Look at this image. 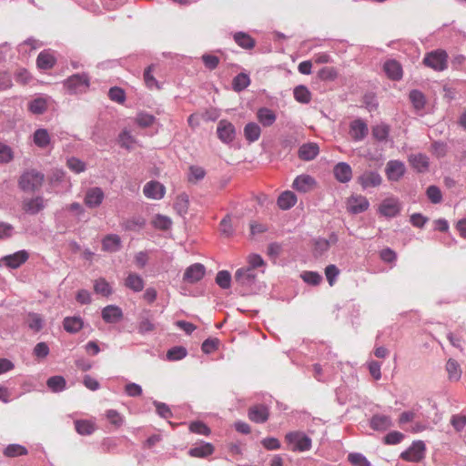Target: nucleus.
I'll return each instance as SVG.
<instances>
[{"label": "nucleus", "instance_id": "obj_22", "mask_svg": "<svg viewBox=\"0 0 466 466\" xmlns=\"http://www.w3.org/2000/svg\"><path fill=\"white\" fill-rule=\"evenodd\" d=\"M409 161L411 167L419 173H424L429 168V157L421 153L410 155Z\"/></svg>", "mask_w": 466, "mask_h": 466}, {"label": "nucleus", "instance_id": "obj_49", "mask_svg": "<svg viewBox=\"0 0 466 466\" xmlns=\"http://www.w3.org/2000/svg\"><path fill=\"white\" fill-rule=\"evenodd\" d=\"M4 454L6 457L14 458L27 454V450L19 444H10L5 449Z\"/></svg>", "mask_w": 466, "mask_h": 466}, {"label": "nucleus", "instance_id": "obj_57", "mask_svg": "<svg viewBox=\"0 0 466 466\" xmlns=\"http://www.w3.org/2000/svg\"><path fill=\"white\" fill-rule=\"evenodd\" d=\"M404 439V434L400 431H390L383 438L384 443L388 445H395Z\"/></svg>", "mask_w": 466, "mask_h": 466}, {"label": "nucleus", "instance_id": "obj_32", "mask_svg": "<svg viewBox=\"0 0 466 466\" xmlns=\"http://www.w3.org/2000/svg\"><path fill=\"white\" fill-rule=\"evenodd\" d=\"M257 116L258 121L264 126V127H270L274 124L276 121V115L275 113L268 108V107H261L258 110Z\"/></svg>", "mask_w": 466, "mask_h": 466}, {"label": "nucleus", "instance_id": "obj_37", "mask_svg": "<svg viewBox=\"0 0 466 466\" xmlns=\"http://www.w3.org/2000/svg\"><path fill=\"white\" fill-rule=\"evenodd\" d=\"M446 370L450 380H459L461 376L460 364L453 359H449L446 363Z\"/></svg>", "mask_w": 466, "mask_h": 466}, {"label": "nucleus", "instance_id": "obj_64", "mask_svg": "<svg viewBox=\"0 0 466 466\" xmlns=\"http://www.w3.org/2000/svg\"><path fill=\"white\" fill-rule=\"evenodd\" d=\"M119 143H120L121 147L129 149L132 147V145L135 143V139L131 136L130 132L123 131L119 136Z\"/></svg>", "mask_w": 466, "mask_h": 466}, {"label": "nucleus", "instance_id": "obj_36", "mask_svg": "<svg viewBox=\"0 0 466 466\" xmlns=\"http://www.w3.org/2000/svg\"><path fill=\"white\" fill-rule=\"evenodd\" d=\"M64 329L69 333H76L83 328V320L79 317H66L63 321Z\"/></svg>", "mask_w": 466, "mask_h": 466}, {"label": "nucleus", "instance_id": "obj_52", "mask_svg": "<svg viewBox=\"0 0 466 466\" xmlns=\"http://www.w3.org/2000/svg\"><path fill=\"white\" fill-rule=\"evenodd\" d=\"M426 195L432 204H439L442 200L441 191L437 186L431 185L428 187Z\"/></svg>", "mask_w": 466, "mask_h": 466}, {"label": "nucleus", "instance_id": "obj_45", "mask_svg": "<svg viewBox=\"0 0 466 466\" xmlns=\"http://www.w3.org/2000/svg\"><path fill=\"white\" fill-rule=\"evenodd\" d=\"M94 290L96 293L104 297H108L112 293L109 283L103 278L98 279L94 283Z\"/></svg>", "mask_w": 466, "mask_h": 466}, {"label": "nucleus", "instance_id": "obj_12", "mask_svg": "<svg viewBox=\"0 0 466 466\" xmlns=\"http://www.w3.org/2000/svg\"><path fill=\"white\" fill-rule=\"evenodd\" d=\"M369 133L367 124L360 118L353 120L350 125V134L354 141L363 140Z\"/></svg>", "mask_w": 466, "mask_h": 466}, {"label": "nucleus", "instance_id": "obj_11", "mask_svg": "<svg viewBox=\"0 0 466 466\" xmlns=\"http://www.w3.org/2000/svg\"><path fill=\"white\" fill-rule=\"evenodd\" d=\"M143 193L147 198L161 199L166 193V187L158 181L151 180L145 184Z\"/></svg>", "mask_w": 466, "mask_h": 466}, {"label": "nucleus", "instance_id": "obj_7", "mask_svg": "<svg viewBox=\"0 0 466 466\" xmlns=\"http://www.w3.org/2000/svg\"><path fill=\"white\" fill-rule=\"evenodd\" d=\"M235 282L242 287L251 288L257 280V272L248 267L238 268L234 276Z\"/></svg>", "mask_w": 466, "mask_h": 466}, {"label": "nucleus", "instance_id": "obj_19", "mask_svg": "<svg viewBox=\"0 0 466 466\" xmlns=\"http://www.w3.org/2000/svg\"><path fill=\"white\" fill-rule=\"evenodd\" d=\"M370 207L368 199L363 196L351 197L349 199V211L352 214H360Z\"/></svg>", "mask_w": 466, "mask_h": 466}, {"label": "nucleus", "instance_id": "obj_17", "mask_svg": "<svg viewBox=\"0 0 466 466\" xmlns=\"http://www.w3.org/2000/svg\"><path fill=\"white\" fill-rule=\"evenodd\" d=\"M383 69L387 76L391 80L398 81L402 78L401 65L394 59L386 61L383 65Z\"/></svg>", "mask_w": 466, "mask_h": 466}, {"label": "nucleus", "instance_id": "obj_26", "mask_svg": "<svg viewBox=\"0 0 466 466\" xmlns=\"http://www.w3.org/2000/svg\"><path fill=\"white\" fill-rule=\"evenodd\" d=\"M28 258V254L25 250L15 252L13 255H9L4 258V260L7 267L11 268H16L25 263Z\"/></svg>", "mask_w": 466, "mask_h": 466}, {"label": "nucleus", "instance_id": "obj_61", "mask_svg": "<svg viewBox=\"0 0 466 466\" xmlns=\"http://www.w3.org/2000/svg\"><path fill=\"white\" fill-rule=\"evenodd\" d=\"M106 417L116 427H120L123 423V417L115 410H106Z\"/></svg>", "mask_w": 466, "mask_h": 466}, {"label": "nucleus", "instance_id": "obj_18", "mask_svg": "<svg viewBox=\"0 0 466 466\" xmlns=\"http://www.w3.org/2000/svg\"><path fill=\"white\" fill-rule=\"evenodd\" d=\"M102 318L106 323H116L123 318V311L118 306L108 305L102 310Z\"/></svg>", "mask_w": 466, "mask_h": 466}, {"label": "nucleus", "instance_id": "obj_8", "mask_svg": "<svg viewBox=\"0 0 466 466\" xmlns=\"http://www.w3.org/2000/svg\"><path fill=\"white\" fill-rule=\"evenodd\" d=\"M217 134L223 143L229 144L235 139L236 128L231 122L222 119L218 124Z\"/></svg>", "mask_w": 466, "mask_h": 466}, {"label": "nucleus", "instance_id": "obj_47", "mask_svg": "<svg viewBox=\"0 0 466 466\" xmlns=\"http://www.w3.org/2000/svg\"><path fill=\"white\" fill-rule=\"evenodd\" d=\"M66 167L76 174L82 173L86 169V163L75 157H71L66 160Z\"/></svg>", "mask_w": 466, "mask_h": 466}, {"label": "nucleus", "instance_id": "obj_14", "mask_svg": "<svg viewBox=\"0 0 466 466\" xmlns=\"http://www.w3.org/2000/svg\"><path fill=\"white\" fill-rule=\"evenodd\" d=\"M248 419L256 423H264L268 420L269 410L265 405H254L248 409Z\"/></svg>", "mask_w": 466, "mask_h": 466}, {"label": "nucleus", "instance_id": "obj_53", "mask_svg": "<svg viewBox=\"0 0 466 466\" xmlns=\"http://www.w3.org/2000/svg\"><path fill=\"white\" fill-rule=\"evenodd\" d=\"M348 461L354 466H370L367 458L359 452H352L348 455Z\"/></svg>", "mask_w": 466, "mask_h": 466}, {"label": "nucleus", "instance_id": "obj_46", "mask_svg": "<svg viewBox=\"0 0 466 466\" xmlns=\"http://www.w3.org/2000/svg\"><path fill=\"white\" fill-rule=\"evenodd\" d=\"M47 108V103L45 98L38 97L29 103L28 109L33 114H43Z\"/></svg>", "mask_w": 466, "mask_h": 466}, {"label": "nucleus", "instance_id": "obj_48", "mask_svg": "<svg viewBox=\"0 0 466 466\" xmlns=\"http://www.w3.org/2000/svg\"><path fill=\"white\" fill-rule=\"evenodd\" d=\"M187 350L182 346L171 348L167 352V359L170 361L180 360L187 356Z\"/></svg>", "mask_w": 466, "mask_h": 466}, {"label": "nucleus", "instance_id": "obj_16", "mask_svg": "<svg viewBox=\"0 0 466 466\" xmlns=\"http://www.w3.org/2000/svg\"><path fill=\"white\" fill-rule=\"evenodd\" d=\"M319 153L317 143L309 142L301 145L298 151V157L303 161L313 160Z\"/></svg>", "mask_w": 466, "mask_h": 466}, {"label": "nucleus", "instance_id": "obj_42", "mask_svg": "<svg viewBox=\"0 0 466 466\" xmlns=\"http://www.w3.org/2000/svg\"><path fill=\"white\" fill-rule=\"evenodd\" d=\"M46 385L53 392H59L66 389V382L62 376H53L47 380Z\"/></svg>", "mask_w": 466, "mask_h": 466}, {"label": "nucleus", "instance_id": "obj_50", "mask_svg": "<svg viewBox=\"0 0 466 466\" xmlns=\"http://www.w3.org/2000/svg\"><path fill=\"white\" fill-rule=\"evenodd\" d=\"M151 223L154 226V228H156L157 229L167 230L171 227L172 220L167 216L157 215L152 219Z\"/></svg>", "mask_w": 466, "mask_h": 466}, {"label": "nucleus", "instance_id": "obj_35", "mask_svg": "<svg viewBox=\"0 0 466 466\" xmlns=\"http://www.w3.org/2000/svg\"><path fill=\"white\" fill-rule=\"evenodd\" d=\"M33 140L35 146L40 148H45L50 144V135L45 128H39L35 131Z\"/></svg>", "mask_w": 466, "mask_h": 466}, {"label": "nucleus", "instance_id": "obj_33", "mask_svg": "<svg viewBox=\"0 0 466 466\" xmlns=\"http://www.w3.org/2000/svg\"><path fill=\"white\" fill-rule=\"evenodd\" d=\"M261 129L260 127L255 122L248 123L244 127L245 138L249 142L253 143L260 137Z\"/></svg>", "mask_w": 466, "mask_h": 466}, {"label": "nucleus", "instance_id": "obj_56", "mask_svg": "<svg viewBox=\"0 0 466 466\" xmlns=\"http://www.w3.org/2000/svg\"><path fill=\"white\" fill-rule=\"evenodd\" d=\"M108 96L112 101L119 104H123L126 100L125 91L117 86H114L109 89Z\"/></svg>", "mask_w": 466, "mask_h": 466}, {"label": "nucleus", "instance_id": "obj_5", "mask_svg": "<svg viewBox=\"0 0 466 466\" xmlns=\"http://www.w3.org/2000/svg\"><path fill=\"white\" fill-rule=\"evenodd\" d=\"M105 192L100 187H88L84 195V204L90 209L99 208L105 200Z\"/></svg>", "mask_w": 466, "mask_h": 466}, {"label": "nucleus", "instance_id": "obj_9", "mask_svg": "<svg viewBox=\"0 0 466 466\" xmlns=\"http://www.w3.org/2000/svg\"><path fill=\"white\" fill-rule=\"evenodd\" d=\"M45 207L46 201L41 196L27 198L22 201L23 211L30 215H35L39 213L45 208Z\"/></svg>", "mask_w": 466, "mask_h": 466}, {"label": "nucleus", "instance_id": "obj_13", "mask_svg": "<svg viewBox=\"0 0 466 466\" xmlns=\"http://www.w3.org/2000/svg\"><path fill=\"white\" fill-rule=\"evenodd\" d=\"M381 181L382 178L377 171H365L358 177V182L364 189L378 187Z\"/></svg>", "mask_w": 466, "mask_h": 466}, {"label": "nucleus", "instance_id": "obj_54", "mask_svg": "<svg viewBox=\"0 0 466 466\" xmlns=\"http://www.w3.org/2000/svg\"><path fill=\"white\" fill-rule=\"evenodd\" d=\"M216 283L221 289H228L231 283V275L228 270L218 271L216 277Z\"/></svg>", "mask_w": 466, "mask_h": 466}, {"label": "nucleus", "instance_id": "obj_39", "mask_svg": "<svg viewBox=\"0 0 466 466\" xmlns=\"http://www.w3.org/2000/svg\"><path fill=\"white\" fill-rule=\"evenodd\" d=\"M250 84V79L248 75L245 73L238 74L232 81L233 89L237 92L243 91L246 89Z\"/></svg>", "mask_w": 466, "mask_h": 466}, {"label": "nucleus", "instance_id": "obj_34", "mask_svg": "<svg viewBox=\"0 0 466 466\" xmlns=\"http://www.w3.org/2000/svg\"><path fill=\"white\" fill-rule=\"evenodd\" d=\"M125 285L133 291L139 292L143 290L145 284L143 279L139 275L136 273H129L125 280Z\"/></svg>", "mask_w": 466, "mask_h": 466}, {"label": "nucleus", "instance_id": "obj_44", "mask_svg": "<svg viewBox=\"0 0 466 466\" xmlns=\"http://www.w3.org/2000/svg\"><path fill=\"white\" fill-rule=\"evenodd\" d=\"M154 67H155L154 65H150L149 66H147L145 69V72H144V81H145L146 86L149 89H159L160 88V85L158 84L157 80L152 75Z\"/></svg>", "mask_w": 466, "mask_h": 466}, {"label": "nucleus", "instance_id": "obj_27", "mask_svg": "<svg viewBox=\"0 0 466 466\" xmlns=\"http://www.w3.org/2000/svg\"><path fill=\"white\" fill-rule=\"evenodd\" d=\"M297 202L296 195L291 191H284L279 195L277 200L279 208L282 210L291 208Z\"/></svg>", "mask_w": 466, "mask_h": 466}, {"label": "nucleus", "instance_id": "obj_43", "mask_svg": "<svg viewBox=\"0 0 466 466\" xmlns=\"http://www.w3.org/2000/svg\"><path fill=\"white\" fill-rule=\"evenodd\" d=\"M189 206L188 196L186 193L179 194L174 203V208L179 215L186 214Z\"/></svg>", "mask_w": 466, "mask_h": 466}, {"label": "nucleus", "instance_id": "obj_21", "mask_svg": "<svg viewBox=\"0 0 466 466\" xmlns=\"http://www.w3.org/2000/svg\"><path fill=\"white\" fill-rule=\"evenodd\" d=\"M334 176L341 183L349 182L352 177L350 166L346 162H339L334 167Z\"/></svg>", "mask_w": 466, "mask_h": 466}, {"label": "nucleus", "instance_id": "obj_24", "mask_svg": "<svg viewBox=\"0 0 466 466\" xmlns=\"http://www.w3.org/2000/svg\"><path fill=\"white\" fill-rule=\"evenodd\" d=\"M204 276V268L201 264H194L188 267L184 274V280L194 283L200 280Z\"/></svg>", "mask_w": 466, "mask_h": 466}, {"label": "nucleus", "instance_id": "obj_29", "mask_svg": "<svg viewBox=\"0 0 466 466\" xmlns=\"http://www.w3.org/2000/svg\"><path fill=\"white\" fill-rule=\"evenodd\" d=\"M409 99L416 111L424 109L426 106V97L421 91L418 89L410 90L409 93Z\"/></svg>", "mask_w": 466, "mask_h": 466}, {"label": "nucleus", "instance_id": "obj_63", "mask_svg": "<svg viewBox=\"0 0 466 466\" xmlns=\"http://www.w3.org/2000/svg\"><path fill=\"white\" fill-rule=\"evenodd\" d=\"M136 121L140 127H147L154 123L155 117L152 115L147 113H140L137 116Z\"/></svg>", "mask_w": 466, "mask_h": 466}, {"label": "nucleus", "instance_id": "obj_3", "mask_svg": "<svg viewBox=\"0 0 466 466\" xmlns=\"http://www.w3.org/2000/svg\"><path fill=\"white\" fill-rule=\"evenodd\" d=\"M426 446L422 441H415L411 445L400 455L405 461L420 462L425 457Z\"/></svg>", "mask_w": 466, "mask_h": 466}, {"label": "nucleus", "instance_id": "obj_2", "mask_svg": "<svg viewBox=\"0 0 466 466\" xmlns=\"http://www.w3.org/2000/svg\"><path fill=\"white\" fill-rule=\"evenodd\" d=\"M423 64L435 71H443L448 66V54L442 49L431 51L425 55Z\"/></svg>", "mask_w": 466, "mask_h": 466}, {"label": "nucleus", "instance_id": "obj_60", "mask_svg": "<svg viewBox=\"0 0 466 466\" xmlns=\"http://www.w3.org/2000/svg\"><path fill=\"white\" fill-rule=\"evenodd\" d=\"M14 157L13 150L12 148L0 142V162L1 163H8L10 162Z\"/></svg>", "mask_w": 466, "mask_h": 466}, {"label": "nucleus", "instance_id": "obj_30", "mask_svg": "<svg viewBox=\"0 0 466 466\" xmlns=\"http://www.w3.org/2000/svg\"><path fill=\"white\" fill-rule=\"evenodd\" d=\"M56 64L54 55L49 51H42L36 59V65L40 69H51Z\"/></svg>", "mask_w": 466, "mask_h": 466}, {"label": "nucleus", "instance_id": "obj_59", "mask_svg": "<svg viewBox=\"0 0 466 466\" xmlns=\"http://www.w3.org/2000/svg\"><path fill=\"white\" fill-rule=\"evenodd\" d=\"M204 177V170L200 167L191 166L187 179L190 183H197Z\"/></svg>", "mask_w": 466, "mask_h": 466}, {"label": "nucleus", "instance_id": "obj_40", "mask_svg": "<svg viewBox=\"0 0 466 466\" xmlns=\"http://www.w3.org/2000/svg\"><path fill=\"white\" fill-rule=\"evenodd\" d=\"M371 133L376 140L386 141L390 134V127L384 123L376 125L372 127Z\"/></svg>", "mask_w": 466, "mask_h": 466}, {"label": "nucleus", "instance_id": "obj_41", "mask_svg": "<svg viewBox=\"0 0 466 466\" xmlns=\"http://www.w3.org/2000/svg\"><path fill=\"white\" fill-rule=\"evenodd\" d=\"M248 268L259 270L261 273H264V268L266 267V262L262 258V257L258 254H251L248 258Z\"/></svg>", "mask_w": 466, "mask_h": 466}, {"label": "nucleus", "instance_id": "obj_38", "mask_svg": "<svg viewBox=\"0 0 466 466\" xmlns=\"http://www.w3.org/2000/svg\"><path fill=\"white\" fill-rule=\"evenodd\" d=\"M294 98L301 104H309L311 100V94L307 86L299 85L294 88Z\"/></svg>", "mask_w": 466, "mask_h": 466}, {"label": "nucleus", "instance_id": "obj_28", "mask_svg": "<svg viewBox=\"0 0 466 466\" xmlns=\"http://www.w3.org/2000/svg\"><path fill=\"white\" fill-rule=\"evenodd\" d=\"M315 184V180L309 175L298 176L293 181V188L299 192H307Z\"/></svg>", "mask_w": 466, "mask_h": 466}, {"label": "nucleus", "instance_id": "obj_20", "mask_svg": "<svg viewBox=\"0 0 466 466\" xmlns=\"http://www.w3.org/2000/svg\"><path fill=\"white\" fill-rule=\"evenodd\" d=\"M370 426L374 431H384L392 426V421L390 416L375 414L370 420Z\"/></svg>", "mask_w": 466, "mask_h": 466}, {"label": "nucleus", "instance_id": "obj_10", "mask_svg": "<svg viewBox=\"0 0 466 466\" xmlns=\"http://www.w3.org/2000/svg\"><path fill=\"white\" fill-rule=\"evenodd\" d=\"M406 168L400 160H390L386 165L385 173L390 181H399L405 174Z\"/></svg>", "mask_w": 466, "mask_h": 466}, {"label": "nucleus", "instance_id": "obj_23", "mask_svg": "<svg viewBox=\"0 0 466 466\" xmlns=\"http://www.w3.org/2000/svg\"><path fill=\"white\" fill-rule=\"evenodd\" d=\"M236 44L243 49H252L256 46V40L248 33L239 31L233 35Z\"/></svg>", "mask_w": 466, "mask_h": 466}, {"label": "nucleus", "instance_id": "obj_55", "mask_svg": "<svg viewBox=\"0 0 466 466\" xmlns=\"http://www.w3.org/2000/svg\"><path fill=\"white\" fill-rule=\"evenodd\" d=\"M301 278L306 283L313 286L319 285L322 280L321 275L315 271H304Z\"/></svg>", "mask_w": 466, "mask_h": 466}, {"label": "nucleus", "instance_id": "obj_58", "mask_svg": "<svg viewBox=\"0 0 466 466\" xmlns=\"http://www.w3.org/2000/svg\"><path fill=\"white\" fill-rule=\"evenodd\" d=\"M339 274V269L336 265L330 264L325 268L326 279L329 284V286H333L336 282V279Z\"/></svg>", "mask_w": 466, "mask_h": 466}, {"label": "nucleus", "instance_id": "obj_62", "mask_svg": "<svg viewBox=\"0 0 466 466\" xmlns=\"http://www.w3.org/2000/svg\"><path fill=\"white\" fill-rule=\"evenodd\" d=\"M451 424L453 426L456 431H461L466 426V415H452L451 419Z\"/></svg>", "mask_w": 466, "mask_h": 466}, {"label": "nucleus", "instance_id": "obj_4", "mask_svg": "<svg viewBox=\"0 0 466 466\" xmlns=\"http://www.w3.org/2000/svg\"><path fill=\"white\" fill-rule=\"evenodd\" d=\"M286 441L293 444V451H306L311 449V439L302 431H291L286 435Z\"/></svg>", "mask_w": 466, "mask_h": 466}, {"label": "nucleus", "instance_id": "obj_15", "mask_svg": "<svg viewBox=\"0 0 466 466\" xmlns=\"http://www.w3.org/2000/svg\"><path fill=\"white\" fill-rule=\"evenodd\" d=\"M379 211L386 218H394L400 213V206L397 199L387 198L380 204Z\"/></svg>", "mask_w": 466, "mask_h": 466}, {"label": "nucleus", "instance_id": "obj_31", "mask_svg": "<svg viewBox=\"0 0 466 466\" xmlns=\"http://www.w3.org/2000/svg\"><path fill=\"white\" fill-rule=\"evenodd\" d=\"M96 424L90 420H75V429L80 435H90L96 431Z\"/></svg>", "mask_w": 466, "mask_h": 466}, {"label": "nucleus", "instance_id": "obj_25", "mask_svg": "<svg viewBox=\"0 0 466 466\" xmlns=\"http://www.w3.org/2000/svg\"><path fill=\"white\" fill-rule=\"evenodd\" d=\"M121 238L118 235L109 234L102 239V249L106 252H116L120 249Z\"/></svg>", "mask_w": 466, "mask_h": 466}, {"label": "nucleus", "instance_id": "obj_1", "mask_svg": "<svg viewBox=\"0 0 466 466\" xmlns=\"http://www.w3.org/2000/svg\"><path fill=\"white\" fill-rule=\"evenodd\" d=\"M44 180V174L32 169L25 171L21 175L18 185L24 191L35 192L42 187Z\"/></svg>", "mask_w": 466, "mask_h": 466}, {"label": "nucleus", "instance_id": "obj_6", "mask_svg": "<svg viewBox=\"0 0 466 466\" xmlns=\"http://www.w3.org/2000/svg\"><path fill=\"white\" fill-rule=\"evenodd\" d=\"M65 86L71 93H83L89 87V77L86 74H76L65 81Z\"/></svg>", "mask_w": 466, "mask_h": 466}, {"label": "nucleus", "instance_id": "obj_51", "mask_svg": "<svg viewBox=\"0 0 466 466\" xmlns=\"http://www.w3.org/2000/svg\"><path fill=\"white\" fill-rule=\"evenodd\" d=\"M26 322L28 327L34 331H39L43 328V319L37 313H29L27 315Z\"/></svg>", "mask_w": 466, "mask_h": 466}]
</instances>
